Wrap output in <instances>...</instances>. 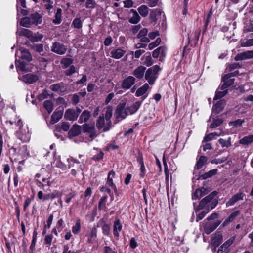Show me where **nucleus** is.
Returning a JSON list of instances; mask_svg holds the SVG:
<instances>
[{"label": "nucleus", "instance_id": "nucleus-20", "mask_svg": "<svg viewBox=\"0 0 253 253\" xmlns=\"http://www.w3.org/2000/svg\"><path fill=\"white\" fill-rule=\"evenodd\" d=\"M166 48L163 46H160L153 51L152 52V56L155 58H157L159 56L161 58H163L166 56Z\"/></svg>", "mask_w": 253, "mask_h": 253}, {"label": "nucleus", "instance_id": "nucleus-17", "mask_svg": "<svg viewBox=\"0 0 253 253\" xmlns=\"http://www.w3.org/2000/svg\"><path fill=\"white\" fill-rule=\"evenodd\" d=\"M244 196L245 194L242 192H239L235 194L226 203V206L229 207L232 206L239 200H243Z\"/></svg>", "mask_w": 253, "mask_h": 253}, {"label": "nucleus", "instance_id": "nucleus-8", "mask_svg": "<svg viewBox=\"0 0 253 253\" xmlns=\"http://www.w3.org/2000/svg\"><path fill=\"white\" fill-rule=\"evenodd\" d=\"M232 76V74H227L222 77V81L224 83L221 85L220 89H227L234 84L235 79L231 78Z\"/></svg>", "mask_w": 253, "mask_h": 253}, {"label": "nucleus", "instance_id": "nucleus-58", "mask_svg": "<svg viewBox=\"0 0 253 253\" xmlns=\"http://www.w3.org/2000/svg\"><path fill=\"white\" fill-rule=\"evenodd\" d=\"M253 46V38L247 40L245 42L241 43V46L248 47Z\"/></svg>", "mask_w": 253, "mask_h": 253}, {"label": "nucleus", "instance_id": "nucleus-6", "mask_svg": "<svg viewBox=\"0 0 253 253\" xmlns=\"http://www.w3.org/2000/svg\"><path fill=\"white\" fill-rule=\"evenodd\" d=\"M81 112V109L79 107L76 109L69 108L65 111L64 118L67 120L74 121H76Z\"/></svg>", "mask_w": 253, "mask_h": 253}, {"label": "nucleus", "instance_id": "nucleus-32", "mask_svg": "<svg viewBox=\"0 0 253 253\" xmlns=\"http://www.w3.org/2000/svg\"><path fill=\"white\" fill-rule=\"evenodd\" d=\"M253 142V134L244 137L239 140V143L243 145H249Z\"/></svg>", "mask_w": 253, "mask_h": 253}, {"label": "nucleus", "instance_id": "nucleus-34", "mask_svg": "<svg viewBox=\"0 0 253 253\" xmlns=\"http://www.w3.org/2000/svg\"><path fill=\"white\" fill-rule=\"evenodd\" d=\"M131 12H132L133 14L132 17L129 19V22L132 24H137L140 21V17L136 10L131 9Z\"/></svg>", "mask_w": 253, "mask_h": 253}, {"label": "nucleus", "instance_id": "nucleus-29", "mask_svg": "<svg viewBox=\"0 0 253 253\" xmlns=\"http://www.w3.org/2000/svg\"><path fill=\"white\" fill-rule=\"evenodd\" d=\"M217 171L218 170L216 169L211 170L208 172H205V173L200 175L198 179L205 180L211 177V176L215 175L217 173Z\"/></svg>", "mask_w": 253, "mask_h": 253}, {"label": "nucleus", "instance_id": "nucleus-45", "mask_svg": "<svg viewBox=\"0 0 253 253\" xmlns=\"http://www.w3.org/2000/svg\"><path fill=\"white\" fill-rule=\"evenodd\" d=\"M223 123V120L221 118H216L213 120L212 123L210 125L211 128H215L221 125Z\"/></svg>", "mask_w": 253, "mask_h": 253}, {"label": "nucleus", "instance_id": "nucleus-50", "mask_svg": "<svg viewBox=\"0 0 253 253\" xmlns=\"http://www.w3.org/2000/svg\"><path fill=\"white\" fill-rule=\"evenodd\" d=\"M96 5V2L94 0H86L85 3V7L88 9H93L95 7Z\"/></svg>", "mask_w": 253, "mask_h": 253}, {"label": "nucleus", "instance_id": "nucleus-2", "mask_svg": "<svg viewBox=\"0 0 253 253\" xmlns=\"http://www.w3.org/2000/svg\"><path fill=\"white\" fill-rule=\"evenodd\" d=\"M128 115V111L126 108V103H119L115 109L114 113V123L117 124L120 121L125 119Z\"/></svg>", "mask_w": 253, "mask_h": 253}, {"label": "nucleus", "instance_id": "nucleus-26", "mask_svg": "<svg viewBox=\"0 0 253 253\" xmlns=\"http://www.w3.org/2000/svg\"><path fill=\"white\" fill-rule=\"evenodd\" d=\"M141 105V102L136 101L130 106L126 107V109L130 114H133L137 112Z\"/></svg>", "mask_w": 253, "mask_h": 253}, {"label": "nucleus", "instance_id": "nucleus-7", "mask_svg": "<svg viewBox=\"0 0 253 253\" xmlns=\"http://www.w3.org/2000/svg\"><path fill=\"white\" fill-rule=\"evenodd\" d=\"M67 50V47L64 44L57 42L52 43L51 47V51L58 55L64 54Z\"/></svg>", "mask_w": 253, "mask_h": 253}, {"label": "nucleus", "instance_id": "nucleus-49", "mask_svg": "<svg viewBox=\"0 0 253 253\" xmlns=\"http://www.w3.org/2000/svg\"><path fill=\"white\" fill-rule=\"evenodd\" d=\"M72 25L75 28L81 29L82 27V23L80 18H75L72 22Z\"/></svg>", "mask_w": 253, "mask_h": 253}, {"label": "nucleus", "instance_id": "nucleus-41", "mask_svg": "<svg viewBox=\"0 0 253 253\" xmlns=\"http://www.w3.org/2000/svg\"><path fill=\"white\" fill-rule=\"evenodd\" d=\"M61 12L62 9L58 8L55 14V19L53 20V23L55 24H59L61 22Z\"/></svg>", "mask_w": 253, "mask_h": 253}, {"label": "nucleus", "instance_id": "nucleus-54", "mask_svg": "<svg viewBox=\"0 0 253 253\" xmlns=\"http://www.w3.org/2000/svg\"><path fill=\"white\" fill-rule=\"evenodd\" d=\"M234 239H230L226 241L222 246L221 249H224V252L228 249V248L233 243Z\"/></svg>", "mask_w": 253, "mask_h": 253}, {"label": "nucleus", "instance_id": "nucleus-35", "mask_svg": "<svg viewBox=\"0 0 253 253\" xmlns=\"http://www.w3.org/2000/svg\"><path fill=\"white\" fill-rule=\"evenodd\" d=\"M70 125L68 122H63L61 123V125L56 126V129L58 131L63 130L64 131L69 130Z\"/></svg>", "mask_w": 253, "mask_h": 253}, {"label": "nucleus", "instance_id": "nucleus-9", "mask_svg": "<svg viewBox=\"0 0 253 253\" xmlns=\"http://www.w3.org/2000/svg\"><path fill=\"white\" fill-rule=\"evenodd\" d=\"M220 223L221 221L220 220L205 223L203 227L205 233L207 234H210L213 232Z\"/></svg>", "mask_w": 253, "mask_h": 253}, {"label": "nucleus", "instance_id": "nucleus-16", "mask_svg": "<svg viewBox=\"0 0 253 253\" xmlns=\"http://www.w3.org/2000/svg\"><path fill=\"white\" fill-rule=\"evenodd\" d=\"M80 114L81 115L78 120V122L80 124L83 123H86L91 117V112L87 110H84L82 113L81 112Z\"/></svg>", "mask_w": 253, "mask_h": 253}, {"label": "nucleus", "instance_id": "nucleus-25", "mask_svg": "<svg viewBox=\"0 0 253 253\" xmlns=\"http://www.w3.org/2000/svg\"><path fill=\"white\" fill-rule=\"evenodd\" d=\"M207 194V190L204 188L197 189L192 196V198L193 199H198Z\"/></svg>", "mask_w": 253, "mask_h": 253}, {"label": "nucleus", "instance_id": "nucleus-27", "mask_svg": "<svg viewBox=\"0 0 253 253\" xmlns=\"http://www.w3.org/2000/svg\"><path fill=\"white\" fill-rule=\"evenodd\" d=\"M21 58L27 62L32 60V57L30 52L26 49H22L21 50Z\"/></svg>", "mask_w": 253, "mask_h": 253}, {"label": "nucleus", "instance_id": "nucleus-62", "mask_svg": "<svg viewBox=\"0 0 253 253\" xmlns=\"http://www.w3.org/2000/svg\"><path fill=\"white\" fill-rule=\"evenodd\" d=\"M227 160V157H222V158L215 159L211 161L212 164H220Z\"/></svg>", "mask_w": 253, "mask_h": 253}, {"label": "nucleus", "instance_id": "nucleus-36", "mask_svg": "<svg viewBox=\"0 0 253 253\" xmlns=\"http://www.w3.org/2000/svg\"><path fill=\"white\" fill-rule=\"evenodd\" d=\"M139 14L143 17H146L148 14L149 9L146 5H142L137 9Z\"/></svg>", "mask_w": 253, "mask_h": 253}, {"label": "nucleus", "instance_id": "nucleus-63", "mask_svg": "<svg viewBox=\"0 0 253 253\" xmlns=\"http://www.w3.org/2000/svg\"><path fill=\"white\" fill-rule=\"evenodd\" d=\"M80 101V97L77 94L73 95L72 102L74 105H76Z\"/></svg>", "mask_w": 253, "mask_h": 253}, {"label": "nucleus", "instance_id": "nucleus-28", "mask_svg": "<svg viewBox=\"0 0 253 253\" xmlns=\"http://www.w3.org/2000/svg\"><path fill=\"white\" fill-rule=\"evenodd\" d=\"M240 213V211L239 210H237L233 212H232L229 217L223 222L222 224L223 226H226L230 222L232 221L237 216H238Z\"/></svg>", "mask_w": 253, "mask_h": 253}, {"label": "nucleus", "instance_id": "nucleus-53", "mask_svg": "<svg viewBox=\"0 0 253 253\" xmlns=\"http://www.w3.org/2000/svg\"><path fill=\"white\" fill-rule=\"evenodd\" d=\"M33 48L40 53L43 52V45L42 44H34L33 45Z\"/></svg>", "mask_w": 253, "mask_h": 253}, {"label": "nucleus", "instance_id": "nucleus-42", "mask_svg": "<svg viewBox=\"0 0 253 253\" xmlns=\"http://www.w3.org/2000/svg\"><path fill=\"white\" fill-rule=\"evenodd\" d=\"M43 106L48 114L51 113L53 109V104L50 100H47L45 101L43 103Z\"/></svg>", "mask_w": 253, "mask_h": 253}, {"label": "nucleus", "instance_id": "nucleus-60", "mask_svg": "<svg viewBox=\"0 0 253 253\" xmlns=\"http://www.w3.org/2000/svg\"><path fill=\"white\" fill-rule=\"evenodd\" d=\"M157 12L159 13V11H158L157 10H154L151 12L149 17L152 22H155L156 21Z\"/></svg>", "mask_w": 253, "mask_h": 253}, {"label": "nucleus", "instance_id": "nucleus-33", "mask_svg": "<svg viewBox=\"0 0 253 253\" xmlns=\"http://www.w3.org/2000/svg\"><path fill=\"white\" fill-rule=\"evenodd\" d=\"M115 173L113 170H111L108 174L106 184L112 188L115 186L113 183V178L114 177Z\"/></svg>", "mask_w": 253, "mask_h": 253}, {"label": "nucleus", "instance_id": "nucleus-21", "mask_svg": "<svg viewBox=\"0 0 253 253\" xmlns=\"http://www.w3.org/2000/svg\"><path fill=\"white\" fill-rule=\"evenodd\" d=\"M146 68L143 66H140L137 67L133 72V75L138 79H141L144 75Z\"/></svg>", "mask_w": 253, "mask_h": 253}, {"label": "nucleus", "instance_id": "nucleus-52", "mask_svg": "<svg viewBox=\"0 0 253 253\" xmlns=\"http://www.w3.org/2000/svg\"><path fill=\"white\" fill-rule=\"evenodd\" d=\"M138 162L141 165L140 176L141 177H143L144 176L145 173V168L144 165V163L142 159L138 160Z\"/></svg>", "mask_w": 253, "mask_h": 253}, {"label": "nucleus", "instance_id": "nucleus-24", "mask_svg": "<svg viewBox=\"0 0 253 253\" xmlns=\"http://www.w3.org/2000/svg\"><path fill=\"white\" fill-rule=\"evenodd\" d=\"M126 53V51L121 48H117L115 50H113L111 52V57L114 59H120L123 57Z\"/></svg>", "mask_w": 253, "mask_h": 253}, {"label": "nucleus", "instance_id": "nucleus-39", "mask_svg": "<svg viewBox=\"0 0 253 253\" xmlns=\"http://www.w3.org/2000/svg\"><path fill=\"white\" fill-rule=\"evenodd\" d=\"M122 229V225L120 221L118 219L116 220L114 223V235L116 236L119 235L118 232L120 231Z\"/></svg>", "mask_w": 253, "mask_h": 253}, {"label": "nucleus", "instance_id": "nucleus-23", "mask_svg": "<svg viewBox=\"0 0 253 253\" xmlns=\"http://www.w3.org/2000/svg\"><path fill=\"white\" fill-rule=\"evenodd\" d=\"M107 126V123H105V118L103 116H99L96 121V127L98 130L103 129V131L106 132L108 130H105Z\"/></svg>", "mask_w": 253, "mask_h": 253}, {"label": "nucleus", "instance_id": "nucleus-15", "mask_svg": "<svg viewBox=\"0 0 253 253\" xmlns=\"http://www.w3.org/2000/svg\"><path fill=\"white\" fill-rule=\"evenodd\" d=\"M226 103V100L224 99H221L218 101L215 105H213L212 111V113L218 114L221 112Z\"/></svg>", "mask_w": 253, "mask_h": 253}, {"label": "nucleus", "instance_id": "nucleus-11", "mask_svg": "<svg viewBox=\"0 0 253 253\" xmlns=\"http://www.w3.org/2000/svg\"><path fill=\"white\" fill-rule=\"evenodd\" d=\"M135 81L134 77L129 76L122 81L121 87L124 89H128L135 84Z\"/></svg>", "mask_w": 253, "mask_h": 253}, {"label": "nucleus", "instance_id": "nucleus-22", "mask_svg": "<svg viewBox=\"0 0 253 253\" xmlns=\"http://www.w3.org/2000/svg\"><path fill=\"white\" fill-rule=\"evenodd\" d=\"M51 89L54 92L60 91L61 92H65L66 88L64 83L63 82L53 84L50 86Z\"/></svg>", "mask_w": 253, "mask_h": 253}, {"label": "nucleus", "instance_id": "nucleus-18", "mask_svg": "<svg viewBox=\"0 0 253 253\" xmlns=\"http://www.w3.org/2000/svg\"><path fill=\"white\" fill-rule=\"evenodd\" d=\"M32 25H38L42 22V16L36 12L29 16Z\"/></svg>", "mask_w": 253, "mask_h": 253}, {"label": "nucleus", "instance_id": "nucleus-14", "mask_svg": "<svg viewBox=\"0 0 253 253\" xmlns=\"http://www.w3.org/2000/svg\"><path fill=\"white\" fill-rule=\"evenodd\" d=\"M253 59V50L246 51L238 54L235 57L236 61Z\"/></svg>", "mask_w": 253, "mask_h": 253}, {"label": "nucleus", "instance_id": "nucleus-43", "mask_svg": "<svg viewBox=\"0 0 253 253\" xmlns=\"http://www.w3.org/2000/svg\"><path fill=\"white\" fill-rule=\"evenodd\" d=\"M221 91H218L216 92V94L214 98V100L219 99L225 96L228 93L227 89H220Z\"/></svg>", "mask_w": 253, "mask_h": 253}, {"label": "nucleus", "instance_id": "nucleus-59", "mask_svg": "<svg viewBox=\"0 0 253 253\" xmlns=\"http://www.w3.org/2000/svg\"><path fill=\"white\" fill-rule=\"evenodd\" d=\"M214 138L213 137V133H210L204 137V139L202 141V143L211 141Z\"/></svg>", "mask_w": 253, "mask_h": 253}, {"label": "nucleus", "instance_id": "nucleus-37", "mask_svg": "<svg viewBox=\"0 0 253 253\" xmlns=\"http://www.w3.org/2000/svg\"><path fill=\"white\" fill-rule=\"evenodd\" d=\"M73 63V60L69 58H64L61 61V64L63 69L70 67Z\"/></svg>", "mask_w": 253, "mask_h": 253}, {"label": "nucleus", "instance_id": "nucleus-10", "mask_svg": "<svg viewBox=\"0 0 253 253\" xmlns=\"http://www.w3.org/2000/svg\"><path fill=\"white\" fill-rule=\"evenodd\" d=\"M113 113V108L111 106H108L106 108L105 110V119L107 122V126L105 128V130H109L112 127V122L111 121V118L112 116Z\"/></svg>", "mask_w": 253, "mask_h": 253}, {"label": "nucleus", "instance_id": "nucleus-3", "mask_svg": "<svg viewBox=\"0 0 253 253\" xmlns=\"http://www.w3.org/2000/svg\"><path fill=\"white\" fill-rule=\"evenodd\" d=\"M160 68L158 65H155L149 68L146 71L145 74V78L148 81L150 85L154 84L155 80L157 78V75L160 70Z\"/></svg>", "mask_w": 253, "mask_h": 253}, {"label": "nucleus", "instance_id": "nucleus-46", "mask_svg": "<svg viewBox=\"0 0 253 253\" xmlns=\"http://www.w3.org/2000/svg\"><path fill=\"white\" fill-rule=\"evenodd\" d=\"M149 55L145 57H143L141 60H144V64L149 67L153 64L152 58L150 56V53H148Z\"/></svg>", "mask_w": 253, "mask_h": 253}, {"label": "nucleus", "instance_id": "nucleus-1", "mask_svg": "<svg viewBox=\"0 0 253 253\" xmlns=\"http://www.w3.org/2000/svg\"><path fill=\"white\" fill-rule=\"evenodd\" d=\"M217 192L214 191L209 195L204 198L199 203L198 206L195 208L196 212L204 209L206 211H203L199 213L196 217V222L202 219L210 210L213 209L218 204V200L216 197Z\"/></svg>", "mask_w": 253, "mask_h": 253}, {"label": "nucleus", "instance_id": "nucleus-55", "mask_svg": "<svg viewBox=\"0 0 253 253\" xmlns=\"http://www.w3.org/2000/svg\"><path fill=\"white\" fill-rule=\"evenodd\" d=\"M103 152L101 151H100L99 153L97 154V155H94L93 157L92 158V159L95 161H98L103 159Z\"/></svg>", "mask_w": 253, "mask_h": 253}, {"label": "nucleus", "instance_id": "nucleus-51", "mask_svg": "<svg viewBox=\"0 0 253 253\" xmlns=\"http://www.w3.org/2000/svg\"><path fill=\"white\" fill-rule=\"evenodd\" d=\"M76 68L74 65H71L69 68L66 69L64 73L66 76H70L76 72Z\"/></svg>", "mask_w": 253, "mask_h": 253}, {"label": "nucleus", "instance_id": "nucleus-30", "mask_svg": "<svg viewBox=\"0 0 253 253\" xmlns=\"http://www.w3.org/2000/svg\"><path fill=\"white\" fill-rule=\"evenodd\" d=\"M149 86L147 84H145L139 88L136 91L135 95L139 97L144 95L149 89Z\"/></svg>", "mask_w": 253, "mask_h": 253}, {"label": "nucleus", "instance_id": "nucleus-38", "mask_svg": "<svg viewBox=\"0 0 253 253\" xmlns=\"http://www.w3.org/2000/svg\"><path fill=\"white\" fill-rule=\"evenodd\" d=\"M207 161V158L204 156H201L198 161L197 162V164L195 166V168L197 169H200L203 165L206 163Z\"/></svg>", "mask_w": 253, "mask_h": 253}, {"label": "nucleus", "instance_id": "nucleus-5", "mask_svg": "<svg viewBox=\"0 0 253 253\" xmlns=\"http://www.w3.org/2000/svg\"><path fill=\"white\" fill-rule=\"evenodd\" d=\"M82 126V130L84 133L89 134V138L91 140L97 137V131L93 124L84 123Z\"/></svg>", "mask_w": 253, "mask_h": 253}, {"label": "nucleus", "instance_id": "nucleus-56", "mask_svg": "<svg viewBox=\"0 0 253 253\" xmlns=\"http://www.w3.org/2000/svg\"><path fill=\"white\" fill-rule=\"evenodd\" d=\"M43 2L46 3L44 7L47 10H50L53 8V2L51 0H43Z\"/></svg>", "mask_w": 253, "mask_h": 253}, {"label": "nucleus", "instance_id": "nucleus-57", "mask_svg": "<svg viewBox=\"0 0 253 253\" xmlns=\"http://www.w3.org/2000/svg\"><path fill=\"white\" fill-rule=\"evenodd\" d=\"M49 96V94L46 90H43L42 93L39 95L38 99L40 100H42L45 98H47Z\"/></svg>", "mask_w": 253, "mask_h": 253}, {"label": "nucleus", "instance_id": "nucleus-31", "mask_svg": "<svg viewBox=\"0 0 253 253\" xmlns=\"http://www.w3.org/2000/svg\"><path fill=\"white\" fill-rule=\"evenodd\" d=\"M19 23L21 26L26 28H30L32 25L29 16H26L21 18Z\"/></svg>", "mask_w": 253, "mask_h": 253}, {"label": "nucleus", "instance_id": "nucleus-19", "mask_svg": "<svg viewBox=\"0 0 253 253\" xmlns=\"http://www.w3.org/2000/svg\"><path fill=\"white\" fill-rule=\"evenodd\" d=\"M63 114V110H56L51 116L50 124H54L58 122L62 118Z\"/></svg>", "mask_w": 253, "mask_h": 253}, {"label": "nucleus", "instance_id": "nucleus-12", "mask_svg": "<svg viewBox=\"0 0 253 253\" xmlns=\"http://www.w3.org/2000/svg\"><path fill=\"white\" fill-rule=\"evenodd\" d=\"M39 79L37 74L28 73L22 76V80L25 83L32 84L36 82Z\"/></svg>", "mask_w": 253, "mask_h": 253}, {"label": "nucleus", "instance_id": "nucleus-13", "mask_svg": "<svg viewBox=\"0 0 253 253\" xmlns=\"http://www.w3.org/2000/svg\"><path fill=\"white\" fill-rule=\"evenodd\" d=\"M82 126L76 124H74L68 131V137L70 139L79 135L81 133Z\"/></svg>", "mask_w": 253, "mask_h": 253}, {"label": "nucleus", "instance_id": "nucleus-40", "mask_svg": "<svg viewBox=\"0 0 253 253\" xmlns=\"http://www.w3.org/2000/svg\"><path fill=\"white\" fill-rule=\"evenodd\" d=\"M231 137H229L227 140L223 138H220L218 142L221 145L222 147L228 148L231 146Z\"/></svg>", "mask_w": 253, "mask_h": 253}, {"label": "nucleus", "instance_id": "nucleus-44", "mask_svg": "<svg viewBox=\"0 0 253 253\" xmlns=\"http://www.w3.org/2000/svg\"><path fill=\"white\" fill-rule=\"evenodd\" d=\"M97 237V229L95 227H93L90 232L89 237L87 240V242L89 243H93L94 240L93 239L96 238Z\"/></svg>", "mask_w": 253, "mask_h": 253}, {"label": "nucleus", "instance_id": "nucleus-48", "mask_svg": "<svg viewBox=\"0 0 253 253\" xmlns=\"http://www.w3.org/2000/svg\"><path fill=\"white\" fill-rule=\"evenodd\" d=\"M81 229L80 220L78 219L76 221L75 225L72 227V232L74 234H78Z\"/></svg>", "mask_w": 253, "mask_h": 253}, {"label": "nucleus", "instance_id": "nucleus-4", "mask_svg": "<svg viewBox=\"0 0 253 253\" xmlns=\"http://www.w3.org/2000/svg\"><path fill=\"white\" fill-rule=\"evenodd\" d=\"M16 34L19 37H26L34 42L41 41L43 37L42 35L36 36L34 35L31 30L24 28L18 30L16 32Z\"/></svg>", "mask_w": 253, "mask_h": 253}, {"label": "nucleus", "instance_id": "nucleus-64", "mask_svg": "<svg viewBox=\"0 0 253 253\" xmlns=\"http://www.w3.org/2000/svg\"><path fill=\"white\" fill-rule=\"evenodd\" d=\"M241 67V65L238 63H234L230 64L229 66V70L231 71L235 69L239 68Z\"/></svg>", "mask_w": 253, "mask_h": 253}, {"label": "nucleus", "instance_id": "nucleus-47", "mask_svg": "<svg viewBox=\"0 0 253 253\" xmlns=\"http://www.w3.org/2000/svg\"><path fill=\"white\" fill-rule=\"evenodd\" d=\"M244 122V120L243 119H238L233 122H230L229 123V125L230 126H233L234 127L240 126L242 125V124Z\"/></svg>", "mask_w": 253, "mask_h": 253}, {"label": "nucleus", "instance_id": "nucleus-61", "mask_svg": "<svg viewBox=\"0 0 253 253\" xmlns=\"http://www.w3.org/2000/svg\"><path fill=\"white\" fill-rule=\"evenodd\" d=\"M148 32V29L146 28H144L143 29L141 30L139 33L137 34V37L139 38L142 37L146 36Z\"/></svg>", "mask_w": 253, "mask_h": 253}]
</instances>
